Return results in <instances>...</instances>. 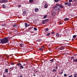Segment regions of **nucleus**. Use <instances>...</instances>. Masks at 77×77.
Returning a JSON list of instances; mask_svg holds the SVG:
<instances>
[{"label": "nucleus", "mask_w": 77, "mask_h": 77, "mask_svg": "<svg viewBox=\"0 0 77 77\" xmlns=\"http://www.w3.org/2000/svg\"><path fill=\"white\" fill-rule=\"evenodd\" d=\"M38 70H34V72H35V73H36V72H38Z\"/></svg>", "instance_id": "nucleus-32"}, {"label": "nucleus", "mask_w": 77, "mask_h": 77, "mask_svg": "<svg viewBox=\"0 0 77 77\" xmlns=\"http://www.w3.org/2000/svg\"><path fill=\"white\" fill-rule=\"evenodd\" d=\"M1 75L0 74V75Z\"/></svg>", "instance_id": "nucleus-63"}, {"label": "nucleus", "mask_w": 77, "mask_h": 77, "mask_svg": "<svg viewBox=\"0 0 77 77\" xmlns=\"http://www.w3.org/2000/svg\"><path fill=\"white\" fill-rule=\"evenodd\" d=\"M33 75L34 76H36V75H35V74H34Z\"/></svg>", "instance_id": "nucleus-53"}, {"label": "nucleus", "mask_w": 77, "mask_h": 77, "mask_svg": "<svg viewBox=\"0 0 77 77\" xmlns=\"http://www.w3.org/2000/svg\"><path fill=\"white\" fill-rule=\"evenodd\" d=\"M30 26V24H29L28 25V26Z\"/></svg>", "instance_id": "nucleus-50"}, {"label": "nucleus", "mask_w": 77, "mask_h": 77, "mask_svg": "<svg viewBox=\"0 0 77 77\" xmlns=\"http://www.w3.org/2000/svg\"><path fill=\"white\" fill-rule=\"evenodd\" d=\"M73 38H76V35H74L73 36Z\"/></svg>", "instance_id": "nucleus-34"}, {"label": "nucleus", "mask_w": 77, "mask_h": 77, "mask_svg": "<svg viewBox=\"0 0 77 77\" xmlns=\"http://www.w3.org/2000/svg\"><path fill=\"white\" fill-rule=\"evenodd\" d=\"M68 20H69V18H65L64 19V21H68Z\"/></svg>", "instance_id": "nucleus-21"}, {"label": "nucleus", "mask_w": 77, "mask_h": 77, "mask_svg": "<svg viewBox=\"0 0 77 77\" xmlns=\"http://www.w3.org/2000/svg\"><path fill=\"white\" fill-rule=\"evenodd\" d=\"M69 77H72L73 76H72V75H70L69 76Z\"/></svg>", "instance_id": "nucleus-41"}, {"label": "nucleus", "mask_w": 77, "mask_h": 77, "mask_svg": "<svg viewBox=\"0 0 77 77\" xmlns=\"http://www.w3.org/2000/svg\"><path fill=\"white\" fill-rule=\"evenodd\" d=\"M3 77H6V75H4V74L3 75Z\"/></svg>", "instance_id": "nucleus-48"}, {"label": "nucleus", "mask_w": 77, "mask_h": 77, "mask_svg": "<svg viewBox=\"0 0 77 77\" xmlns=\"http://www.w3.org/2000/svg\"><path fill=\"white\" fill-rule=\"evenodd\" d=\"M19 67H20V69H23V68H24V67H23V66L21 65H20Z\"/></svg>", "instance_id": "nucleus-11"}, {"label": "nucleus", "mask_w": 77, "mask_h": 77, "mask_svg": "<svg viewBox=\"0 0 77 77\" xmlns=\"http://www.w3.org/2000/svg\"><path fill=\"white\" fill-rule=\"evenodd\" d=\"M56 15V12L54 11H53L52 13V16H54Z\"/></svg>", "instance_id": "nucleus-9"}, {"label": "nucleus", "mask_w": 77, "mask_h": 77, "mask_svg": "<svg viewBox=\"0 0 77 77\" xmlns=\"http://www.w3.org/2000/svg\"><path fill=\"white\" fill-rule=\"evenodd\" d=\"M34 30H35V31H36V30H37V29H36V28H34Z\"/></svg>", "instance_id": "nucleus-35"}, {"label": "nucleus", "mask_w": 77, "mask_h": 77, "mask_svg": "<svg viewBox=\"0 0 77 77\" xmlns=\"http://www.w3.org/2000/svg\"><path fill=\"white\" fill-rule=\"evenodd\" d=\"M51 34H54V32H51Z\"/></svg>", "instance_id": "nucleus-45"}, {"label": "nucleus", "mask_w": 77, "mask_h": 77, "mask_svg": "<svg viewBox=\"0 0 77 77\" xmlns=\"http://www.w3.org/2000/svg\"><path fill=\"white\" fill-rule=\"evenodd\" d=\"M18 7H19V8H20L21 7V5H18Z\"/></svg>", "instance_id": "nucleus-47"}, {"label": "nucleus", "mask_w": 77, "mask_h": 77, "mask_svg": "<svg viewBox=\"0 0 77 77\" xmlns=\"http://www.w3.org/2000/svg\"><path fill=\"white\" fill-rule=\"evenodd\" d=\"M49 50H51V48H49Z\"/></svg>", "instance_id": "nucleus-54"}, {"label": "nucleus", "mask_w": 77, "mask_h": 77, "mask_svg": "<svg viewBox=\"0 0 77 77\" xmlns=\"http://www.w3.org/2000/svg\"><path fill=\"white\" fill-rule=\"evenodd\" d=\"M48 7V5L47 4H45L44 5L45 8H47Z\"/></svg>", "instance_id": "nucleus-13"}, {"label": "nucleus", "mask_w": 77, "mask_h": 77, "mask_svg": "<svg viewBox=\"0 0 77 77\" xmlns=\"http://www.w3.org/2000/svg\"><path fill=\"white\" fill-rule=\"evenodd\" d=\"M51 71H52V72H57V71L56 70V69H53Z\"/></svg>", "instance_id": "nucleus-19"}, {"label": "nucleus", "mask_w": 77, "mask_h": 77, "mask_svg": "<svg viewBox=\"0 0 77 77\" xmlns=\"http://www.w3.org/2000/svg\"><path fill=\"white\" fill-rule=\"evenodd\" d=\"M21 65H22L21 63H19L17 64V66H20H20Z\"/></svg>", "instance_id": "nucleus-22"}, {"label": "nucleus", "mask_w": 77, "mask_h": 77, "mask_svg": "<svg viewBox=\"0 0 77 77\" xmlns=\"http://www.w3.org/2000/svg\"><path fill=\"white\" fill-rule=\"evenodd\" d=\"M29 2L31 3L33 2V0H29Z\"/></svg>", "instance_id": "nucleus-20"}, {"label": "nucleus", "mask_w": 77, "mask_h": 77, "mask_svg": "<svg viewBox=\"0 0 77 77\" xmlns=\"http://www.w3.org/2000/svg\"><path fill=\"white\" fill-rule=\"evenodd\" d=\"M25 27H27V26H28V24H27V23H25Z\"/></svg>", "instance_id": "nucleus-16"}, {"label": "nucleus", "mask_w": 77, "mask_h": 77, "mask_svg": "<svg viewBox=\"0 0 77 77\" xmlns=\"http://www.w3.org/2000/svg\"><path fill=\"white\" fill-rule=\"evenodd\" d=\"M65 5H68V2H65Z\"/></svg>", "instance_id": "nucleus-44"}, {"label": "nucleus", "mask_w": 77, "mask_h": 77, "mask_svg": "<svg viewBox=\"0 0 77 77\" xmlns=\"http://www.w3.org/2000/svg\"><path fill=\"white\" fill-rule=\"evenodd\" d=\"M35 12H37L39 11V9L38 8H35Z\"/></svg>", "instance_id": "nucleus-8"}, {"label": "nucleus", "mask_w": 77, "mask_h": 77, "mask_svg": "<svg viewBox=\"0 0 77 77\" xmlns=\"http://www.w3.org/2000/svg\"><path fill=\"white\" fill-rule=\"evenodd\" d=\"M10 64H11V65H14L15 64V63H12V62H11L10 63Z\"/></svg>", "instance_id": "nucleus-27"}, {"label": "nucleus", "mask_w": 77, "mask_h": 77, "mask_svg": "<svg viewBox=\"0 0 77 77\" xmlns=\"http://www.w3.org/2000/svg\"><path fill=\"white\" fill-rule=\"evenodd\" d=\"M61 74H63V71H62V72L61 73Z\"/></svg>", "instance_id": "nucleus-52"}, {"label": "nucleus", "mask_w": 77, "mask_h": 77, "mask_svg": "<svg viewBox=\"0 0 77 77\" xmlns=\"http://www.w3.org/2000/svg\"><path fill=\"white\" fill-rule=\"evenodd\" d=\"M76 75H77V74H76Z\"/></svg>", "instance_id": "nucleus-59"}, {"label": "nucleus", "mask_w": 77, "mask_h": 77, "mask_svg": "<svg viewBox=\"0 0 77 77\" xmlns=\"http://www.w3.org/2000/svg\"><path fill=\"white\" fill-rule=\"evenodd\" d=\"M55 69H58V67H57V66H56L55 68Z\"/></svg>", "instance_id": "nucleus-46"}, {"label": "nucleus", "mask_w": 77, "mask_h": 77, "mask_svg": "<svg viewBox=\"0 0 77 77\" xmlns=\"http://www.w3.org/2000/svg\"><path fill=\"white\" fill-rule=\"evenodd\" d=\"M74 40V38H72V41H73V40Z\"/></svg>", "instance_id": "nucleus-51"}, {"label": "nucleus", "mask_w": 77, "mask_h": 77, "mask_svg": "<svg viewBox=\"0 0 77 77\" xmlns=\"http://www.w3.org/2000/svg\"><path fill=\"white\" fill-rule=\"evenodd\" d=\"M0 41V43L3 44H6L8 42L9 40H8V38L5 37L1 39Z\"/></svg>", "instance_id": "nucleus-1"}, {"label": "nucleus", "mask_w": 77, "mask_h": 77, "mask_svg": "<svg viewBox=\"0 0 77 77\" xmlns=\"http://www.w3.org/2000/svg\"><path fill=\"white\" fill-rule=\"evenodd\" d=\"M6 65H8L9 64V63L8 62H6L5 63Z\"/></svg>", "instance_id": "nucleus-43"}, {"label": "nucleus", "mask_w": 77, "mask_h": 77, "mask_svg": "<svg viewBox=\"0 0 77 77\" xmlns=\"http://www.w3.org/2000/svg\"><path fill=\"white\" fill-rule=\"evenodd\" d=\"M8 0H0V3H6Z\"/></svg>", "instance_id": "nucleus-3"}, {"label": "nucleus", "mask_w": 77, "mask_h": 77, "mask_svg": "<svg viewBox=\"0 0 77 77\" xmlns=\"http://www.w3.org/2000/svg\"><path fill=\"white\" fill-rule=\"evenodd\" d=\"M75 2H77V0H75Z\"/></svg>", "instance_id": "nucleus-58"}, {"label": "nucleus", "mask_w": 77, "mask_h": 77, "mask_svg": "<svg viewBox=\"0 0 77 77\" xmlns=\"http://www.w3.org/2000/svg\"><path fill=\"white\" fill-rule=\"evenodd\" d=\"M10 74H11V73L9 72V75H10Z\"/></svg>", "instance_id": "nucleus-56"}, {"label": "nucleus", "mask_w": 77, "mask_h": 77, "mask_svg": "<svg viewBox=\"0 0 77 77\" xmlns=\"http://www.w3.org/2000/svg\"><path fill=\"white\" fill-rule=\"evenodd\" d=\"M69 2H70L71 3V2H72V0H69Z\"/></svg>", "instance_id": "nucleus-39"}, {"label": "nucleus", "mask_w": 77, "mask_h": 77, "mask_svg": "<svg viewBox=\"0 0 77 77\" xmlns=\"http://www.w3.org/2000/svg\"><path fill=\"white\" fill-rule=\"evenodd\" d=\"M68 5L69 6H71V3L70 2H68Z\"/></svg>", "instance_id": "nucleus-12"}, {"label": "nucleus", "mask_w": 77, "mask_h": 77, "mask_svg": "<svg viewBox=\"0 0 77 77\" xmlns=\"http://www.w3.org/2000/svg\"><path fill=\"white\" fill-rule=\"evenodd\" d=\"M43 22H42V23L43 24H45V21H44V20H43Z\"/></svg>", "instance_id": "nucleus-37"}, {"label": "nucleus", "mask_w": 77, "mask_h": 77, "mask_svg": "<svg viewBox=\"0 0 77 77\" xmlns=\"http://www.w3.org/2000/svg\"><path fill=\"white\" fill-rule=\"evenodd\" d=\"M6 5H3V8H6Z\"/></svg>", "instance_id": "nucleus-30"}, {"label": "nucleus", "mask_w": 77, "mask_h": 77, "mask_svg": "<svg viewBox=\"0 0 77 77\" xmlns=\"http://www.w3.org/2000/svg\"><path fill=\"white\" fill-rule=\"evenodd\" d=\"M32 29L31 28H30L29 29V30H30V29Z\"/></svg>", "instance_id": "nucleus-55"}, {"label": "nucleus", "mask_w": 77, "mask_h": 77, "mask_svg": "<svg viewBox=\"0 0 77 77\" xmlns=\"http://www.w3.org/2000/svg\"><path fill=\"white\" fill-rule=\"evenodd\" d=\"M44 34L46 35V36H49L51 34L50 33H48V32L46 31L45 32Z\"/></svg>", "instance_id": "nucleus-4"}, {"label": "nucleus", "mask_w": 77, "mask_h": 77, "mask_svg": "<svg viewBox=\"0 0 77 77\" xmlns=\"http://www.w3.org/2000/svg\"><path fill=\"white\" fill-rule=\"evenodd\" d=\"M54 9L55 10H59V9H60V7L59 4H57L55 7L54 8Z\"/></svg>", "instance_id": "nucleus-2"}, {"label": "nucleus", "mask_w": 77, "mask_h": 77, "mask_svg": "<svg viewBox=\"0 0 77 77\" xmlns=\"http://www.w3.org/2000/svg\"><path fill=\"white\" fill-rule=\"evenodd\" d=\"M2 26H6V24H3Z\"/></svg>", "instance_id": "nucleus-40"}, {"label": "nucleus", "mask_w": 77, "mask_h": 77, "mask_svg": "<svg viewBox=\"0 0 77 77\" xmlns=\"http://www.w3.org/2000/svg\"><path fill=\"white\" fill-rule=\"evenodd\" d=\"M76 4H77V2H76Z\"/></svg>", "instance_id": "nucleus-60"}, {"label": "nucleus", "mask_w": 77, "mask_h": 77, "mask_svg": "<svg viewBox=\"0 0 77 77\" xmlns=\"http://www.w3.org/2000/svg\"><path fill=\"white\" fill-rule=\"evenodd\" d=\"M57 77H59V76H57Z\"/></svg>", "instance_id": "nucleus-61"}, {"label": "nucleus", "mask_w": 77, "mask_h": 77, "mask_svg": "<svg viewBox=\"0 0 77 77\" xmlns=\"http://www.w3.org/2000/svg\"><path fill=\"white\" fill-rule=\"evenodd\" d=\"M26 14H27V11H26L24 10L23 11L22 14L23 15L25 16V15H26Z\"/></svg>", "instance_id": "nucleus-5"}, {"label": "nucleus", "mask_w": 77, "mask_h": 77, "mask_svg": "<svg viewBox=\"0 0 77 77\" xmlns=\"http://www.w3.org/2000/svg\"><path fill=\"white\" fill-rule=\"evenodd\" d=\"M24 44H21L20 45V47H24Z\"/></svg>", "instance_id": "nucleus-14"}, {"label": "nucleus", "mask_w": 77, "mask_h": 77, "mask_svg": "<svg viewBox=\"0 0 77 77\" xmlns=\"http://www.w3.org/2000/svg\"><path fill=\"white\" fill-rule=\"evenodd\" d=\"M73 62H77V59H75V60H74L73 61Z\"/></svg>", "instance_id": "nucleus-24"}, {"label": "nucleus", "mask_w": 77, "mask_h": 77, "mask_svg": "<svg viewBox=\"0 0 77 77\" xmlns=\"http://www.w3.org/2000/svg\"><path fill=\"white\" fill-rule=\"evenodd\" d=\"M5 72H6L7 73H8V69H5Z\"/></svg>", "instance_id": "nucleus-18"}, {"label": "nucleus", "mask_w": 77, "mask_h": 77, "mask_svg": "<svg viewBox=\"0 0 77 77\" xmlns=\"http://www.w3.org/2000/svg\"><path fill=\"white\" fill-rule=\"evenodd\" d=\"M44 21L45 22V23H47L48 21H49V19H46V20H44Z\"/></svg>", "instance_id": "nucleus-10"}, {"label": "nucleus", "mask_w": 77, "mask_h": 77, "mask_svg": "<svg viewBox=\"0 0 77 77\" xmlns=\"http://www.w3.org/2000/svg\"><path fill=\"white\" fill-rule=\"evenodd\" d=\"M56 37H58V38H60V35H59V33H57L56 35Z\"/></svg>", "instance_id": "nucleus-7"}, {"label": "nucleus", "mask_w": 77, "mask_h": 77, "mask_svg": "<svg viewBox=\"0 0 77 77\" xmlns=\"http://www.w3.org/2000/svg\"><path fill=\"white\" fill-rule=\"evenodd\" d=\"M17 27V25H16L15 24H14L13 25V27H14V29L16 28V27Z\"/></svg>", "instance_id": "nucleus-17"}, {"label": "nucleus", "mask_w": 77, "mask_h": 77, "mask_svg": "<svg viewBox=\"0 0 77 77\" xmlns=\"http://www.w3.org/2000/svg\"><path fill=\"white\" fill-rule=\"evenodd\" d=\"M64 49H65V48H64V47H61L58 48V49L60 50H64Z\"/></svg>", "instance_id": "nucleus-6"}, {"label": "nucleus", "mask_w": 77, "mask_h": 77, "mask_svg": "<svg viewBox=\"0 0 77 77\" xmlns=\"http://www.w3.org/2000/svg\"><path fill=\"white\" fill-rule=\"evenodd\" d=\"M43 18L44 19H45V18H47V15H45V16H43Z\"/></svg>", "instance_id": "nucleus-26"}, {"label": "nucleus", "mask_w": 77, "mask_h": 77, "mask_svg": "<svg viewBox=\"0 0 77 77\" xmlns=\"http://www.w3.org/2000/svg\"><path fill=\"white\" fill-rule=\"evenodd\" d=\"M45 30L46 31H48V30H49V29H48V28H46L45 29Z\"/></svg>", "instance_id": "nucleus-33"}, {"label": "nucleus", "mask_w": 77, "mask_h": 77, "mask_svg": "<svg viewBox=\"0 0 77 77\" xmlns=\"http://www.w3.org/2000/svg\"><path fill=\"white\" fill-rule=\"evenodd\" d=\"M76 56H77V54H76Z\"/></svg>", "instance_id": "nucleus-62"}, {"label": "nucleus", "mask_w": 77, "mask_h": 77, "mask_svg": "<svg viewBox=\"0 0 77 77\" xmlns=\"http://www.w3.org/2000/svg\"><path fill=\"white\" fill-rule=\"evenodd\" d=\"M43 50H44V49L43 48H39V50H40V51Z\"/></svg>", "instance_id": "nucleus-23"}, {"label": "nucleus", "mask_w": 77, "mask_h": 77, "mask_svg": "<svg viewBox=\"0 0 77 77\" xmlns=\"http://www.w3.org/2000/svg\"><path fill=\"white\" fill-rule=\"evenodd\" d=\"M72 59H73V60H74V57H71V60H72Z\"/></svg>", "instance_id": "nucleus-29"}, {"label": "nucleus", "mask_w": 77, "mask_h": 77, "mask_svg": "<svg viewBox=\"0 0 77 77\" xmlns=\"http://www.w3.org/2000/svg\"><path fill=\"white\" fill-rule=\"evenodd\" d=\"M50 60V61H52V63L54 62V60L53 59L51 60Z\"/></svg>", "instance_id": "nucleus-31"}, {"label": "nucleus", "mask_w": 77, "mask_h": 77, "mask_svg": "<svg viewBox=\"0 0 77 77\" xmlns=\"http://www.w3.org/2000/svg\"><path fill=\"white\" fill-rule=\"evenodd\" d=\"M42 48H45V46L44 45H43L42 46Z\"/></svg>", "instance_id": "nucleus-42"}, {"label": "nucleus", "mask_w": 77, "mask_h": 77, "mask_svg": "<svg viewBox=\"0 0 77 77\" xmlns=\"http://www.w3.org/2000/svg\"><path fill=\"white\" fill-rule=\"evenodd\" d=\"M23 77V75H20V76H18V77Z\"/></svg>", "instance_id": "nucleus-38"}, {"label": "nucleus", "mask_w": 77, "mask_h": 77, "mask_svg": "<svg viewBox=\"0 0 77 77\" xmlns=\"http://www.w3.org/2000/svg\"><path fill=\"white\" fill-rule=\"evenodd\" d=\"M64 77H66L67 76V75L66 74H65L64 75Z\"/></svg>", "instance_id": "nucleus-36"}, {"label": "nucleus", "mask_w": 77, "mask_h": 77, "mask_svg": "<svg viewBox=\"0 0 77 77\" xmlns=\"http://www.w3.org/2000/svg\"><path fill=\"white\" fill-rule=\"evenodd\" d=\"M37 41L38 42H40L41 41V39H38L37 40Z\"/></svg>", "instance_id": "nucleus-25"}, {"label": "nucleus", "mask_w": 77, "mask_h": 77, "mask_svg": "<svg viewBox=\"0 0 77 77\" xmlns=\"http://www.w3.org/2000/svg\"><path fill=\"white\" fill-rule=\"evenodd\" d=\"M25 65H23V66H25Z\"/></svg>", "instance_id": "nucleus-57"}, {"label": "nucleus", "mask_w": 77, "mask_h": 77, "mask_svg": "<svg viewBox=\"0 0 77 77\" xmlns=\"http://www.w3.org/2000/svg\"><path fill=\"white\" fill-rule=\"evenodd\" d=\"M59 0H55L54 2H56V3H57V2H59Z\"/></svg>", "instance_id": "nucleus-28"}, {"label": "nucleus", "mask_w": 77, "mask_h": 77, "mask_svg": "<svg viewBox=\"0 0 77 77\" xmlns=\"http://www.w3.org/2000/svg\"><path fill=\"white\" fill-rule=\"evenodd\" d=\"M59 5H60V7L61 8H63V5H62L59 4Z\"/></svg>", "instance_id": "nucleus-15"}, {"label": "nucleus", "mask_w": 77, "mask_h": 77, "mask_svg": "<svg viewBox=\"0 0 77 77\" xmlns=\"http://www.w3.org/2000/svg\"><path fill=\"white\" fill-rule=\"evenodd\" d=\"M74 77H77V75H76V74H75V75L74 76Z\"/></svg>", "instance_id": "nucleus-49"}]
</instances>
